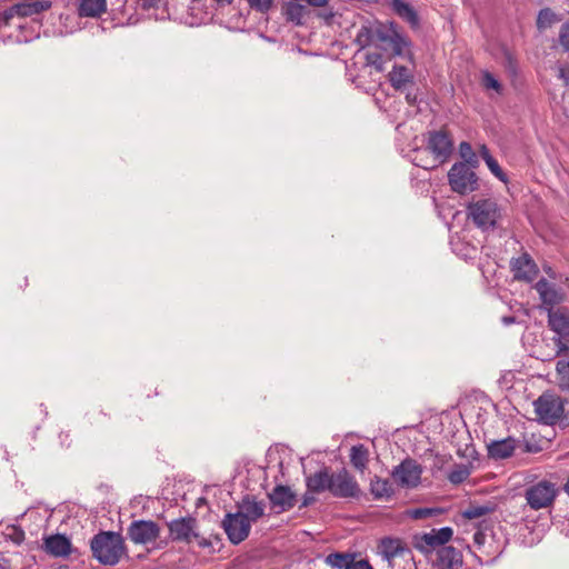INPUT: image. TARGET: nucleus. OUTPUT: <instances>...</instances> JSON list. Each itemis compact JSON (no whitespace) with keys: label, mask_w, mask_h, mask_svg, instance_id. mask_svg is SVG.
Masks as SVG:
<instances>
[{"label":"nucleus","mask_w":569,"mask_h":569,"mask_svg":"<svg viewBox=\"0 0 569 569\" xmlns=\"http://www.w3.org/2000/svg\"><path fill=\"white\" fill-rule=\"evenodd\" d=\"M453 531L450 527H442L440 529H432L429 532L423 533L420 537L418 542V547L422 550H428V548L436 549L446 547L447 543L452 538Z\"/></svg>","instance_id":"15"},{"label":"nucleus","mask_w":569,"mask_h":569,"mask_svg":"<svg viewBox=\"0 0 569 569\" xmlns=\"http://www.w3.org/2000/svg\"><path fill=\"white\" fill-rule=\"evenodd\" d=\"M350 463L359 472H363L369 462V450L362 445L352 446L349 453Z\"/></svg>","instance_id":"25"},{"label":"nucleus","mask_w":569,"mask_h":569,"mask_svg":"<svg viewBox=\"0 0 569 569\" xmlns=\"http://www.w3.org/2000/svg\"><path fill=\"white\" fill-rule=\"evenodd\" d=\"M565 337H555L552 339L553 343L556 345V352L551 358L566 356L569 352V343L568 341L563 340Z\"/></svg>","instance_id":"39"},{"label":"nucleus","mask_w":569,"mask_h":569,"mask_svg":"<svg viewBox=\"0 0 569 569\" xmlns=\"http://www.w3.org/2000/svg\"><path fill=\"white\" fill-rule=\"evenodd\" d=\"M490 511L488 507L485 506H470L465 510L463 516L468 519H477Z\"/></svg>","instance_id":"37"},{"label":"nucleus","mask_w":569,"mask_h":569,"mask_svg":"<svg viewBox=\"0 0 569 569\" xmlns=\"http://www.w3.org/2000/svg\"><path fill=\"white\" fill-rule=\"evenodd\" d=\"M222 528L233 545H239L250 533L251 526L249 520L242 513H227L222 520Z\"/></svg>","instance_id":"10"},{"label":"nucleus","mask_w":569,"mask_h":569,"mask_svg":"<svg viewBox=\"0 0 569 569\" xmlns=\"http://www.w3.org/2000/svg\"><path fill=\"white\" fill-rule=\"evenodd\" d=\"M511 268L515 278L526 281L533 280L538 272L535 261L526 253L517 259H513L511 261Z\"/></svg>","instance_id":"18"},{"label":"nucleus","mask_w":569,"mask_h":569,"mask_svg":"<svg viewBox=\"0 0 569 569\" xmlns=\"http://www.w3.org/2000/svg\"><path fill=\"white\" fill-rule=\"evenodd\" d=\"M503 323L506 325H510V323H513L515 319L512 317H505L502 319Z\"/></svg>","instance_id":"52"},{"label":"nucleus","mask_w":569,"mask_h":569,"mask_svg":"<svg viewBox=\"0 0 569 569\" xmlns=\"http://www.w3.org/2000/svg\"><path fill=\"white\" fill-rule=\"evenodd\" d=\"M251 9L259 12H267L272 7L274 0H246Z\"/></svg>","instance_id":"38"},{"label":"nucleus","mask_w":569,"mask_h":569,"mask_svg":"<svg viewBox=\"0 0 569 569\" xmlns=\"http://www.w3.org/2000/svg\"><path fill=\"white\" fill-rule=\"evenodd\" d=\"M535 289L538 292L543 307L548 311L552 310L556 305H559L565 299L563 292L546 279L537 281Z\"/></svg>","instance_id":"14"},{"label":"nucleus","mask_w":569,"mask_h":569,"mask_svg":"<svg viewBox=\"0 0 569 569\" xmlns=\"http://www.w3.org/2000/svg\"><path fill=\"white\" fill-rule=\"evenodd\" d=\"M556 21H558V18L551 9L545 8L539 11L537 18V26L539 29L549 28Z\"/></svg>","instance_id":"33"},{"label":"nucleus","mask_w":569,"mask_h":569,"mask_svg":"<svg viewBox=\"0 0 569 569\" xmlns=\"http://www.w3.org/2000/svg\"><path fill=\"white\" fill-rule=\"evenodd\" d=\"M269 499L277 512H283L291 509L296 505V495L287 486H277L269 493Z\"/></svg>","instance_id":"16"},{"label":"nucleus","mask_w":569,"mask_h":569,"mask_svg":"<svg viewBox=\"0 0 569 569\" xmlns=\"http://www.w3.org/2000/svg\"><path fill=\"white\" fill-rule=\"evenodd\" d=\"M481 83H482V86H483V88L486 90H493L498 94H500L501 91H502L501 83L489 71H483L482 72V74H481Z\"/></svg>","instance_id":"35"},{"label":"nucleus","mask_w":569,"mask_h":569,"mask_svg":"<svg viewBox=\"0 0 569 569\" xmlns=\"http://www.w3.org/2000/svg\"><path fill=\"white\" fill-rule=\"evenodd\" d=\"M368 60H369V62H371L372 64H376L378 70H381V69H382L381 64H380V63L378 64V61H380V60H381V57H380L379 54H376V56H369V57H368Z\"/></svg>","instance_id":"50"},{"label":"nucleus","mask_w":569,"mask_h":569,"mask_svg":"<svg viewBox=\"0 0 569 569\" xmlns=\"http://www.w3.org/2000/svg\"><path fill=\"white\" fill-rule=\"evenodd\" d=\"M317 16L323 19L327 23H330L335 17V12L331 8L327 9L326 7L325 10L319 12Z\"/></svg>","instance_id":"45"},{"label":"nucleus","mask_w":569,"mask_h":569,"mask_svg":"<svg viewBox=\"0 0 569 569\" xmlns=\"http://www.w3.org/2000/svg\"><path fill=\"white\" fill-rule=\"evenodd\" d=\"M243 517L249 520V523L256 522L264 515V505L254 499L244 498L240 505V511Z\"/></svg>","instance_id":"24"},{"label":"nucleus","mask_w":569,"mask_h":569,"mask_svg":"<svg viewBox=\"0 0 569 569\" xmlns=\"http://www.w3.org/2000/svg\"><path fill=\"white\" fill-rule=\"evenodd\" d=\"M559 489L557 485L550 480H540L529 486L525 491V498L528 506L533 510L550 508L557 496Z\"/></svg>","instance_id":"5"},{"label":"nucleus","mask_w":569,"mask_h":569,"mask_svg":"<svg viewBox=\"0 0 569 569\" xmlns=\"http://www.w3.org/2000/svg\"><path fill=\"white\" fill-rule=\"evenodd\" d=\"M535 412L540 422L552 426L563 415L565 403L561 397L552 392H543L533 401Z\"/></svg>","instance_id":"6"},{"label":"nucleus","mask_w":569,"mask_h":569,"mask_svg":"<svg viewBox=\"0 0 569 569\" xmlns=\"http://www.w3.org/2000/svg\"><path fill=\"white\" fill-rule=\"evenodd\" d=\"M331 473L327 469H321L306 479L307 489L311 493H320L330 490Z\"/></svg>","instance_id":"22"},{"label":"nucleus","mask_w":569,"mask_h":569,"mask_svg":"<svg viewBox=\"0 0 569 569\" xmlns=\"http://www.w3.org/2000/svg\"><path fill=\"white\" fill-rule=\"evenodd\" d=\"M392 8L399 17L403 18L412 26L418 24V16L409 3L402 0H392Z\"/></svg>","instance_id":"29"},{"label":"nucleus","mask_w":569,"mask_h":569,"mask_svg":"<svg viewBox=\"0 0 569 569\" xmlns=\"http://www.w3.org/2000/svg\"><path fill=\"white\" fill-rule=\"evenodd\" d=\"M299 2L300 1L292 0L284 6L283 10L288 21H291L297 26H302L305 23L307 9Z\"/></svg>","instance_id":"27"},{"label":"nucleus","mask_w":569,"mask_h":569,"mask_svg":"<svg viewBox=\"0 0 569 569\" xmlns=\"http://www.w3.org/2000/svg\"><path fill=\"white\" fill-rule=\"evenodd\" d=\"M349 569H373L367 560H352Z\"/></svg>","instance_id":"43"},{"label":"nucleus","mask_w":569,"mask_h":569,"mask_svg":"<svg viewBox=\"0 0 569 569\" xmlns=\"http://www.w3.org/2000/svg\"><path fill=\"white\" fill-rule=\"evenodd\" d=\"M559 377V387L563 391H569V361L559 360L556 366Z\"/></svg>","instance_id":"32"},{"label":"nucleus","mask_w":569,"mask_h":569,"mask_svg":"<svg viewBox=\"0 0 569 569\" xmlns=\"http://www.w3.org/2000/svg\"><path fill=\"white\" fill-rule=\"evenodd\" d=\"M469 476V468L467 466L460 465L449 472L448 479L451 483L458 485L467 480Z\"/></svg>","instance_id":"36"},{"label":"nucleus","mask_w":569,"mask_h":569,"mask_svg":"<svg viewBox=\"0 0 569 569\" xmlns=\"http://www.w3.org/2000/svg\"><path fill=\"white\" fill-rule=\"evenodd\" d=\"M472 166L463 162L455 163L448 172V180L451 189L460 194L477 190L478 178Z\"/></svg>","instance_id":"7"},{"label":"nucleus","mask_w":569,"mask_h":569,"mask_svg":"<svg viewBox=\"0 0 569 569\" xmlns=\"http://www.w3.org/2000/svg\"><path fill=\"white\" fill-rule=\"evenodd\" d=\"M169 537L172 541L191 543L197 541L200 548L211 547V541L198 532V522L192 517L173 519L168 523Z\"/></svg>","instance_id":"4"},{"label":"nucleus","mask_w":569,"mask_h":569,"mask_svg":"<svg viewBox=\"0 0 569 569\" xmlns=\"http://www.w3.org/2000/svg\"><path fill=\"white\" fill-rule=\"evenodd\" d=\"M378 555L387 562L389 569H393L399 560L410 561L411 550L399 538L386 537L379 541Z\"/></svg>","instance_id":"8"},{"label":"nucleus","mask_w":569,"mask_h":569,"mask_svg":"<svg viewBox=\"0 0 569 569\" xmlns=\"http://www.w3.org/2000/svg\"><path fill=\"white\" fill-rule=\"evenodd\" d=\"M422 467L416 460L407 458L391 472L395 482L405 488H416L421 481Z\"/></svg>","instance_id":"9"},{"label":"nucleus","mask_w":569,"mask_h":569,"mask_svg":"<svg viewBox=\"0 0 569 569\" xmlns=\"http://www.w3.org/2000/svg\"><path fill=\"white\" fill-rule=\"evenodd\" d=\"M453 149L451 138L443 131L429 132L427 148L418 150L413 158L415 164L423 169H433L446 162Z\"/></svg>","instance_id":"1"},{"label":"nucleus","mask_w":569,"mask_h":569,"mask_svg":"<svg viewBox=\"0 0 569 569\" xmlns=\"http://www.w3.org/2000/svg\"><path fill=\"white\" fill-rule=\"evenodd\" d=\"M388 77L396 90H402L408 83L413 81L412 71L405 66L395 64Z\"/></svg>","instance_id":"23"},{"label":"nucleus","mask_w":569,"mask_h":569,"mask_svg":"<svg viewBox=\"0 0 569 569\" xmlns=\"http://www.w3.org/2000/svg\"><path fill=\"white\" fill-rule=\"evenodd\" d=\"M431 513H432V511L430 509L421 508V509H416V510L411 511V517L415 519H422V518L430 516Z\"/></svg>","instance_id":"44"},{"label":"nucleus","mask_w":569,"mask_h":569,"mask_svg":"<svg viewBox=\"0 0 569 569\" xmlns=\"http://www.w3.org/2000/svg\"><path fill=\"white\" fill-rule=\"evenodd\" d=\"M0 569H7V568L0 563Z\"/></svg>","instance_id":"55"},{"label":"nucleus","mask_w":569,"mask_h":569,"mask_svg":"<svg viewBox=\"0 0 569 569\" xmlns=\"http://www.w3.org/2000/svg\"><path fill=\"white\" fill-rule=\"evenodd\" d=\"M486 164L489 168V170L491 171V173L495 177H497L500 181H502V182L508 181L506 173L502 171V169L500 168V166L496 159H492L491 161H489Z\"/></svg>","instance_id":"41"},{"label":"nucleus","mask_w":569,"mask_h":569,"mask_svg":"<svg viewBox=\"0 0 569 569\" xmlns=\"http://www.w3.org/2000/svg\"><path fill=\"white\" fill-rule=\"evenodd\" d=\"M106 9V0H80L78 11L81 17L96 18L103 13Z\"/></svg>","instance_id":"26"},{"label":"nucleus","mask_w":569,"mask_h":569,"mask_svg":"<svg viewBox=\"0 0 569 569\" xmlns=\"http://www.w3.org/2000/svg\"><path fill=\"white\" fill-rule=\"evenodd\" d=\"M485 540H486V536L480 532V531H477L475 535H473V541L476 545H478L479 547L482 546L485 543Z\"/></svg>","instance_id":"49"},{"label":"nucleus","mask_w":569,"mask_h":569,"mask_svg":"<svg viewBox=\"0 0 569 569\" xmlns=\"http://www.w3.org/2000/svg\"><path fill=\"white\" fill-rule=\"evenodd\" d=\"M43 549L53 557L64 558L71 553V542L63 535H51L44 539Z\"/></svg>","instance_id":"17"},{"label":"nucleus","mask_w":569,"mask_h":569,"mask_svg":"<svg viewBox=\"0 0 569 569\" xmlns=\"http://www.w3.org/2000/svg\"><path fill=\"white\" fill-rule=\"evenodd\" d=\"M546 272L549 273L551 277H553V274L551 273V269L550 268L546 269Z\"/></svg>","instance_id":"54"},{"label":"nucleus","mask_w":569,"mask_h":569,"mask_svg":"<svg viewBox=\"0 0 569 569\" xmlns=\"http://www.w3.org/2000/svg\"><path fill=\"white\" fill-rule=\"evenodd\" d=\"M315 501H316V498L313 497V493L308 491L302 497V503H301L300 508L308 507V506L312 505Z\"/></svg>","instance_id":"47"},{"label":"nucleus","mask_w":569,"mask_h":569,"mask_svg":"<svg viewBox=\"0 0 569 569\" xmlns=\"http://www.w3.org/2000/svg\"><path fill=\"white\" fill-rule=\"evenodd\" d=\"M370 491L377 499L388 498L392 495V486L387 479L375 477L370 482Z\"/></svg>","instance_id":"30"},{"label":"nucleus","mask_w":569,"mask_h":569,"mask_svg":"<svg viewBox=\"0 0 569 569\" xmlns=\"http://www.w3.org/2000/svg\"><path fill=\"white\" fill-rule=\"evenodd\" d=\"M517 443L518 441L512 437L491 441L488 445V455L493 459L509 458L515 452Z\"/></svg>","instance_id":"20"},{"label":"nucleus","mask_w":569,"mask_h":569,"mask_svg":"<svg viewBox=\"0 0 569 569\" xmlns=\"http://www.w3.org/2000/svg\"><path fill=\"white\" fill-rule=\"evenodd\" d=\"M6 536L16 545H20L24 540V531L16 526L7 528Z\"/></svg>","instance_id":"40"},{"label":"nucleus","mask_w":569,"mask_h":569,"mask_svg":"<svg viewBox=\"0 0 569 569\" xmlns=\"http://www.w3.org/2000/svg\"><path fill=\"white\" fill-rule=\"evenodd\" d=\"M355 556L349 553H330L326 557V563L337 569H349Z\"/></svg>","instance_id":"31"},{"label":"nucleus","mask_w":569,"mask_h":569,"mask_svg":"<svg viewBox=\"0 0 569 569\" xmlns=\"http://www.w3.org/2000/svg\"><path fill=\"white\" fill-rule=\"evenodd\" d=\"M51 7L50 1L31 0L17 6V12L21 16H32L48 10Z\"/></svg>","instance_id":"28"},{"label":"nucleus","mask_w":569,"mask_h":569,"mask_svg":"<svg viewBox=\"0 0 569 569\" xmlns=\"http://www.w3.org/2000/svg\"><path fill=\"white\" fill-rule=\"evenodd\" d=\"M565 492L569 496V478L567 479L565 486H563Z\"/></svg>","instance_id":"53"},{"label":"nucleus","mask_w":569,"mask_h":569,"mask_svg":"<svg viewBox=\"0 0 569 569\" xmlns=\"http://www.w3.org/2000/svg\"><path fill=\"white\" fill-rule=\"evenodd\" d=\"M368 33L369 31L367 29H362L359 34L357 36V42L361 46V47H365L367 46L368 43Z\"/></svg>","instance_id":"46"},{"label":"nucleus","mask_w":569,"mask_h":569,"mask_svg":"<svg viewBox=\"0 0 569 569\" xmlns=\"http://www.w3.org/2000/svg\"><path fill=\"white\" fill-rule=\"evenodd\" d=\"M378 40L385 44V48H390L393 56H406L411 57L407 49L410 46L409 40L397 31L391 24L389 28L380 29L377 31Z\"/></svg>","instance_id":"13"},{"label":"nucleus","mask_w":569,"mask_h":569,"mask_svg":"<svg viewBox=\"0 0 569 569\" xmlns=\"http://www.w3.org/2000/svg\"><path fill=\"white\" fill-rule=\"evenodd\" d=\"M548 325L560 337H569V312L567 310H549Z\"/></svg>","instance_id":"21"},{"label":"nucleus","mask_w":569,"mask_h":569,"mask_svg":"<svg viewBox=\"0 0 569 569\" xmlns=\"http://www.w3.org/2000/svg\"><path fill=\"white\" fill-rule=\"evenodd\" d=\"M406 99L410 104H413L416 102V97L411 96L410 93L406 96Z\"/></svg>","instance_id":"51"},{"label":"nucleus","mask_w":569,"mask_h":569,"mask_svg":"<svg viewBox=\"0 0 569 569\" xmlns=\"http://www.w3.org/2000/svg\"><path fill=\"white\" fill-rule=\"evenodd\" d=\"M459 153L460 157L465 160L463 163H467L468 166L476 167L478 164V158L477 154L473 152L471 144L469 142H461L459 144Z\"/></svg>","instance_id":"34"},{"label":"nucleus","mask_w":569,"mask_h":569,"mask_svg":"<svg viewBox=\"0 0 569 569\" xmlns=\"http://www.w3.org/2000/svg\"><path fill=\"white\" fill-rule=\"evenodd\" d=\"M461 561V553L456 548L447 546L437 550L435 566L437 569H456Z\"/></svg>","instance_id":"19"},{"label":"nucleus","mask_w":569,"mask_h":569,"mask_svg":"<svg viewBox=\"0 0 569 569\" xmlns=\"http://www.w3.org/2000/svg\"><path fill=\"white\" fill-rule=\"evenodd\" d=\"M559 41L563 49L569 51V21L561 27Z\"/></svg>","instance_id":"42"},{"label":"nucleus","mask_w":569,"mask_h":569,"mask_svg":"<svg viewBox=\"0 0 569 569\" xmlns=\"http://www.w3.org/2000/svg\"><path fill=\"white\" fill-rule=\"evenodd\" d=\"M330 493L338 498H355L360 493L359 485L356 479L342 469L337 473H331Z\"/></svg>","instance_id":"11"},{"label":"nucleus","mask_w":569,"mask_h":569,"mask_svg":"<svg viewBox=\"0 0 569 569\" xmlns=\"http://www.w3.org/2000/svg\"><path fill=\"white\" fill-rule=\"evenodd\" d=\"M160 527L152 520H136L128 528V537L136 545H147L157 540Z\"/></svg>","instance_id":"12"},{"label":"nucleus","mask_w":569,"mask_h":569,"mask_svg":"<svg viewBox=\"0 0 569 569\" xmlns=\"http://www.w3.org/2000/svg\"><path fill=\"white\" fill-rule=\"evenodd\" d=\"M468 218L481 230L496 228L502 217V210L493 199H478L467 207Z\"/></svg>","instance_id":"3"},{"label":"nucleus","mask_w":569,"mask_h":569,"mask_svg":"<svg viewBox=\"0 0 569 569\" xmlns=\"http://www.w3.org/2000/svg\"><path fill=\"white\" fill-rule=\"evenodd\" d=\"M90 546L93 557L104 566L117 565L126 553L122 536L113 531H102L96 535Z\"/></svg>","instance_id":"2"},{"label":"nucleus","mask_w":569,"mask_h":569,"mask_svg":"<svg viewBox=\"0 0 569 569\" xmlns=\"http://www.w3.org/2000/svg\"><path fill=\"white\" fill-rule=\"evenodd\" d=\"M479 152H480V156H481V158L485 160V162H486V163H488L489 161H491L492 159H495V158L491 156V153H490L489 149H488L485 144H482V146L480 147Z\"/></svg>","instance_id":"48"}]
</instances>
